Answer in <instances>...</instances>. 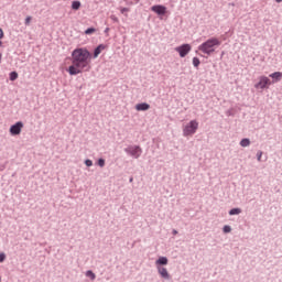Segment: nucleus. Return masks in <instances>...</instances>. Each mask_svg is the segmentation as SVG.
Returning a JSON list of instances; mask_svg holds the SVG:
<instances>
[{"mask_svg": "<svg viewBox=\"0 0 282 282\" xmlns=\"http://www.w3.org/2000/svg\"><path fill=\"white\" fill-rule=\"evenodd\" d=\"M73 65L68 67V74L70 76H77L83 74V69L89 67L91 61V53L87 48H75L72 53Z\"/></svg>", "mask_w": 282, "mask_h": 282, "instance_id": "obj_1", "label": "nucleus"}, {"mask_svg": "<svg viewBox=\"0 0 282 282\" xmlns=\"http://www.w3.org/2000/svg\"><path fill=\"white\" fill-rule=\"evenodd\" d=\"M262 155H263V152H258V162H261V158H262Z\"/></svg>", "mask_w": 282, "mask_h": 282, "instance_id": "obj_26", "label": "nucleus"}, {"mask_svg": "<svg viewBox=\"0 0 282 282\" xmlns=\"http://www.w3.org/2000/svg\"><path fill=\"white\" fill-rule=\"evenodd\" d=\"M229 215H241V209L232 208V209H230Z\"/></svg>", "mask_w": 282, "mask_h": 282, "instance_id": "obj_16", "label": "nucleus"}, {"mask_svg": "<svg viewBox=\"0 0 282 282\" xmlns=\"http://www.w3.org/2000/svg\"><path fill=\"white\" fill-rule=\"evenodd\" d=\"M72 9L73 10H80V1H73L72 2Z\"/></svg>", "mask_w": 282, "mask_h": 282, "instance_id": "obj_14", "label": "nucleus"}, {"mask_svg": "<svg viewBox=\"0 0 282 282\" xmlns=\"http://www.w3.org/2000/svg\"><path fill=\"white\" fill-rule=\"evenodd\" d=\"M275 1H276V3H281L282 0H275Z\"/></svg>", "mask_w": 282, "mask_h": 282, "instance_id": "obj_30", "label": "nucleus"}, {"mask_svg": "<svg viewBox=\"0 0 282 282\" xmlns=\"http://www.w3.org/2000/svg\"><path fill=\"white\" fill-rule=\"evenodd\" d=\"M106 48L105 44H100L95 48L94 52V58H98L100 56V53Z\"/></svg>", "mask_w": 282, "mask_h": 282, "instance_id": "obj_11", "label": "nucleus"}, {"mask_svg": "<svg viewBox=\"0 0 282 282\" xmlns=\"http://www.w3.org/2000/svg\"><path fill=\"white\" fill-rule=\"evenodd\" d=\"M134 3H140V0H134Z\"/></svg>", "mask_w": 282, "mask_h": 282, "instance_id": "obj_29", "label": "nucleus"}, {"mask_svg": "<svg viewBox=\"0 0 282 282\" xmlns=\"http://www.w3.org/2000/svg\"><path fill=\"white\" fill-rule=\"evenodd\" d=\"M19 78V74L17 72L10 73V80H17Z\"/></svg>", "mask_w": 282, "mask_h": 282, "instance_id": "obj_17", "label": "nucleus"}, {"mask_svg": "<svg viewBox=\"0 0 282 282\" xmlns=\"http://www.w3.org/2000/svg\"><path fill=\"white\" fill-rule=\"evenodd\" d=\"M156 265H166L169 263V259L166 257H161L156 260Z\"/></svg>", "mask_w": 282, "mask_h": 282, "instance_id": "obj_13", "label": "nucleus"}, {"mask_svg": "<svg viewBox=\"0 0 282 282\" xmlns=\"http://www.w3.org/2000/svg\"><path fill=\"white\" fill-rule=\"evenodd\" d=\"M86 276H89L91 279V281H94L96 279V274L91 271H87Z\"/></svg>", "mask_w": 282, "mask_h": 282, "instance_id": "obj_18", "label": "nucleus"}, {"mask_svg": "<svg viewBox=\"0 0 282 282\" xmlns=\"http://www.w3.org/2000/svg\"><path fill=\"white\" fill-rule=\"evenodd\" d=\"M270 78H273L272 83H279V80H281L282 78V73L281 72H275L269 75Z\"/></svg>", "mask_w": 282, "mask_h": 282, "instance_id": "obj_12", "label": "nucleus"}, {"mask_svg": "<svg viewBox=\"0 0 282 282\" xmlns=\"http://www.w3.org/2000/svg\"><path fill=\"white\" fill-rule=\"evenodd\" d=\"M96 32L95 28H89L85 31V34H94Z\"/></svg>", "mask_w": 282, "mask_h": 282, "instance_id": "obj_20", "label": "nucleus"}, {"mask_svg": "<svg viewBox=\"0 0 282 282\" xmlns=\"http://www.w3.org/2000/svg\"><path fill=\"white\" fill-rule=\"evenodd\" d=\"M124 12H129V9L128 8H122L121 9V14H124Z\"/></svg>", "mask_w": 282, "mask_h": 282, "instance_id": "obj_27", "label": "nucleus"}, {"mask_svg": "<svg viewBox=\"0 0 282 282\" xmlns=\"http://www.w3.org/2000/svg\"><path fill=\"white\" fill-rule=\"evenodd\" d=\"M3 261H6V254L1 253L0 254V263H3Z\"/></svg>", "mask_w": 282, "mask_h": 282, "instance_id": "obj_25", "label": "nucleus"}, {"mask_svg": "<svg viewBox=\"0 0 282 282\" xmlns=\"http://www.w3.org/2000/svg\"><path fill=\"white\" fill-rule=\"evenodd\" d=\"M230 230H232V228H230V226H225L224 227V232H230Z\"/></svg>", "mask_w": 282, "mask_h": 282, "instance_id": "obj_24", "label": "nucleus"}, {"mask_svg": "<svg viewBox=\"0 0 282 282\" xmlns=\"http://www.w3.org/2000/svg\"><path fill=\"white\" fill-rule=\"evenodd\" d=\"M126 153H129V155L138 160V158L142 155V148L138 145H132L126 149Z\"/></svg>", "mask_w": 282, "mask_h": 282, "instance_id": "obj_5", "label": "nucleus"}, {"mask_svg": "<svg viewBox=\"0 0 282 282\" xmlns=\"http://www.w3.org/2000/svg\"><path fill=\"white\" fill-rule=\"evenodd\" d=\"M86 166H94V162L91 160L85 161Z\"/></svg>", "mask_w": 282, "mask_h": 282, "instance_id": "obj_21", "label": "nucleus"}, {"mask_svg": "<svg viewBox=\"0 0 282 282\" xmlns=\"http://www.w3.org/2000/svg\"><path fill=\"white\" fill-rule=\"evenodd\" d=\"M158 272L162 276V279H171L169 271L164 267H158Z\"/></svg>", "mask_w": 282, "mask_h": 282, "instance_id": "obj_9", "label": "nucleus"}, {"mask_svg": "<svg viewBox=\"0 0 282 282\" xmlns=\"http://www.w3.org/2000/svg\"><path fill=\"white\" fill-rule=\"evenodd\" d=\"M130 182H133V177H130Z\"/></svg>", "mask_w": 282, "mask_h": 282, "instance_id": "obj_31", "label": "nucleus"}, {"mask_svg": "<svg viewBox=\"0 0 282 282\" xmlns=\"http://www.w3.org/2000/svg\"><path fill=\"white\" fill-rule=\"evenodd\" d=\"M197 129H199V122H197V120H192L184 127L183 134L185 137L194 135V133L197 132Z\"/></svg>", "mask_w": 282, "mask_h": 282, "instance_id": "obj_3", "label": "nucleus"}, {"mask_svg": "<svg viewBox=\"0 0 282 282\" xmlns=\"http://www.w3.org/2000/svg\"><path fill=\"white\" fill-rule=\"evenodd\" d=\"M199 58H197V57H194L193 58V65H194V67H199Z\"/></svg>", "mask_w": 282, "mask_h": 282, "instance_id": "obj_19", "label": "nucleus"}, {"mask_svg": "<svg viewBox=\"0 0 282 282\" xmlns=\"http://www.w3.org/2000/svg\"><path fill=\"white\" fill-rule=\"evenodd\" d=\"M192 47L189 46V44H183L181 46H177L175 48V52H178L181 58H184L189 52H191Z\"/></svg>", "mask_w": 282, "mask_h": 282, "instance_id": "obj_6", "label": "nucleus"}, {"mask_svg": "<svg viewBox=\"0 0 282 282\" xmlns=\"http://www.w3.org/2000/svg\"><path fill=\"white\" fill-rule=\"evenodd\" d=\"M98 165L102 169V166H105V160L104 159H99L98 160Z\"/></svg>", "mask_w": 282, "mask_h": 282, "instance_id": "obj_22", "label": "nucleus"}, {"mask_svg": "<svg viewBox=\"0 0 282 282\" xmlns=\"http://www.w3.org/2000/svg\"><path fill=\"white\" fill-rule=\"evenodd\" d=\"M240 147H250V139H242L240 141Z\"/></svg>", "mask_w": 282, "mask_h": 282, "instance_id": "obj_15", "label": "nucleus"}, {"mask_svg": "<svg viewBox=\"0 0 282 282\" xmlns=\"http://www.w3.org/2000/svg\"><path fill=\"white\" fill-rule=\"evenodd\" d=\"M3 29H0V41H1V39H3Z\"/></svg>", "mask_w": 282, "mask_h": 282, "instance_id": "obj_28", "label": "nucleus"}, {"mask_svg": "<svg viewBox=\"0 0 282 282\" xmlns=\"http://www.w3.org/2000/svg\"><path fill=\"white\" fill-rule=\"evenodd\" d=\"M137 111H149V109H151V106L147 102L143 104H138L135 106Z\"/></svg>", "mask_w": 282, "mask_h": 282, "instance_id": "obj_10", "label": "nucleus"}, {"mask_svg": "<svg viewBox=\"0 0 282 282\" xmlns=\"http://www.w3.org/2000/svg\"><path fill=\"white\" fill-rule=\"evenodd\" d=\"M31 21H32V17H26L25 18V25H30Z\"/></svg>", "mask_w": 282, "mask_h": 282, "instance_id": "obj_23", "label": "nucleus"}, {"mask_svg": "<svg viewBox=\"0 0 282 282\" xmlns=\"http://www.w3.org/2000/svg\"><path fill=\"white\" fill-rule=\"evenodd\" d=\"M272 85V82H270V78L267 76H260L259 83L254 85L256 89H268Z\"/></svg>", "mask_w": 282, "mask_h": 282, "instance_id": "obj_4", "label": "nucleus"}, {"mask_svg": "<svg viewBox=\"0 0 282 282\" xmlns=\"http://www.w3.org/2000/svg\"><path fill=\"white\" fill-rule=\"evenodd\" d=\"M22 130H23V122L18 121L13 126H11L9 131L11 135H20Z\"/></svg>", "mask_w": 282, "mask_h": 282, "instance_id": "obj_7", "label": "nucleus"}, {"mask_svg": "<svg viewBox=\"0 0 282 282\" xmlns=\"http://www.w3.org/2000/svg\"><path fill=\"white\" fill-rule=\"evenodd\" d=\"M0 281H1V278H0Z\"/></svg>", "mask_w": 282, "mask_h": 282, "instance_id": "obj_32", "label": "nucleus"}, {"mask_svg": "<svg viewBox=\"0 0 282 282\" xmlns=\"http://www.w3.org/2000/svg\"><path fill=\"white\" fill-rule=\"evenodd\" d=\"M151 10H152V12H155V14H159V15L166 14V7H164L162 4L153 6L151 8Z\"/></svg>", "mask_w": 282, "mask_h": 282, "instance_id": "obj_8", "label": "nucleus"}, {"mask_svg": "<svg viewBox=\"0 0 282 282\" xmlns=\"http://www.w3.org/2000/svg\"><path fill=\"white\" fill-rule=\"evenodd\" d=\"M221 45V41L217 37H212L207 40L205 43L200 44L198 46L199 52H203V54H207V56H210L215 52V47H219Z\"/></svg>", "mask_w": 282, "mask_h": 282, "instance_id": "obj_2", "label": "nucleus"}]
</instances>
